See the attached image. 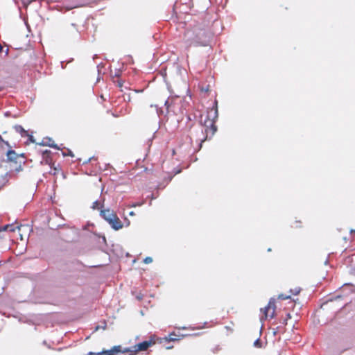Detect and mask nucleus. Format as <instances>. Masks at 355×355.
Here are the masks:
<instances>
[{"instance_id": "obj_7", "label": "nucleus", "mask_w": 355, "mask_h": 355, "mask_svg": "<svg viewBox=\"0 0 355 355\" xmlns=\"http://www.w3.org/2000/svg\"><path fill=\"white\" fill-rule=\"evenodd\" d=\"M42 146H50L55 149H60L57 144H54V141L49 137L44 138L42 143L40 144Z\"/></svg>"}, {"instance_id": "obj_28", "label": "nucleus", "mask_w": 355, "mask_h": 355, "mask_svg": "<svg viewBox=\"0 0 355 355\" xmlns=\"http://www.w3.org/2000/svg\"><path fill=\"white\" fill-rule=\"evenodd\" d=\"M129 215H130V216H134V215H135V212L132 211H130V212L129 213Z\"/></svg>"}, {"instance_id": "obj_20", "label": "nucleus", "mask_w": 355, "mask_h": 355, "mask_svg": "<svg viewBox=\"0 0 355 355\" xmlns=\"http://www.w3.org/2000/svg\"><path fill=\"white\" fill-rule=\"evenodd\" d=\"M87 355H104L103 351L101 352L94 353V352H89Z\"/></svg>"}, {"instance_id": "obj_2", "label": "nucleus", "mask_w": 355, "mask_h": 355, "mask_svg": "<svg viewBox=\"0 0 355 355\" xmlns=\"http://www.w3.org/2000/svg\"><path fill=\"white\" fill-rule=\"evenodd\" d=\"M208 117L211 118V121L209 127L207 126L205 129L201 128V130H200L201 132L203 133L205 131V132L207 134V136L201 139V142L200 144V148H201V146H202V143L207 139L209 131L211 132V135H214V133L216 132L217 128L214 124L216 122V120L218 118V108H217V101H215L214 105L213 108L211 109V110L208 112Z\"/></svg>"}, {"instance_id": "obj_18", "label": "nucleus", "mask_w": 355, "mask_h": 355, "mask_svg": "<svg viewBox=\"0 0 355 355\" xmlns=\"http://www.w3.org/2000/svg\"><path fill=\"white\" fill-rule=\"evenodd\" d=\"M9 227H10V226H9L8 224L6 225L3 227H0V232H1V231H8V232Z\"/></svg>"}, {"instance_id": "obj_9", "label": "nucleus", "mask_w": 355, "mask_h": 355, "mask_svg": "<svg viewBox=\"0 0 355 355\" xmlns=\"http://www.w3.org/2000/svg\"><path fill=\"white\" fill-rule=\"evenodd\" d=\"M150 345H151L150 341H144L142 343H140L138 345L135 346V347L137 348L135 350V352L144 351V350L147 349L150 347Z\"/></svg>"}, {"instance_id": "obj_24", "label": "nucleus", "mask_w": 355, "mask_h": 355, "mask_svg": "<svg viewBox=\"0 0 355 355\" xmlns=\"http://www.w3.org/2000/svg\"><path fill=\"white\" fill-rule=\"evenodd\" d=\"M50 153H51V151H50V150H44V151L43 152V155H49Z\"/></svg>"}, {"instance_id": "obj_35", "label": "nucleus", "mask_w": 355, "mask_h": 355, "mask_svg": "<svg viewBox=\"0 0 355 355\" xmlns=\"http://www.w3.org/2000/svg\"><path fill=\"white\" fill-rule=\"evenodd\" d=\"M137 298H138L139 300L141 299V297H140V296H137Z\"/></svg>"}, {"instance_id": "obj_5", "label": "nucleus", "mask_w": 355, "mask_h": 355, "mask_svg": "<svg viewBox=\"0 0 355 355\" xmlns=\"http://www.w3.org/2000/svg\"><path fill=\"white\" fill-rule=\"evenodd\" d=\"M107 223L114 230H119L121 229L123 226L122 222L117 216V215L115 217H114L111 220H110Z\"/></svg>"}, {"instance_id": "obj_6", "label": "nucleus", "mask_w": 355, "mask_h": 355, "mask_svg": "<svg viewBox=\"0 0 355 355\" xmlns=\"http://www.w3.org/2000/svg\"><path fill=\"white\" fill-rule=\"evenodd\" d=\"M6 156H7V161L14 162L17 163V159L20 157H22L23 154L18 155L17 153H16V152L14 150L10 149L6 153Z\"/></svg>"}, {"instance_id": "obj_14", "label": "nucleus", "mask_w": 355, "mask_h": 355, "mask_svg": "<svg viewBox=\"0 0 355 355\" xmlns=\"http://www.w3.org/2000/svg\"><path fill=\"white\" fill-rule=\"evenodd\" d=\"M300 288H295L294 289H291L290 290V292L293 294V295H297L300 293Z\"/></svg>"}, {"instance_id": "obj_36", "label": "nucleus", "mask_w": 355, "mask_h": 355, "mask_svg": "<svg viewBox=\"0 0 355 355\" xmlns=\"http://www.w3.org/2000/svg\"><path fill=\"white\" fill-rule=\"evenodd\" d=\"M351 232H355V230H352Z\"/></svg>"}, {"instance_id": "obj_4", "label": "nucleus", "mask_w": 355, "mask_h": 355, "mask_svg": "<svg viewBox=\"0 0 355 355\" xmlns=\"http://www.w3.org/2000/svg\"><path fill=\"white\" fill-rule=\"evenodd\" d=\"M100 214L101 216L107 223L116 216L114 211L110 209L101 210Z\"/></svg>"}, {"instance_id": "obj_19", "label": "nucleus", "mask_w": 355, "mask_h": 355, "mask_svg": "<svg viewBox=\"0 0 355 355\" xmlns=\"http://www.w3.org/2000/svg\"><path fill=\"white\" fill-rule=\"evenodd\" d=\"M26 137H28V141H29L30 142H31V143H34V142H35V139H34V137H33V135H29V134L28 133V135H26Z\"/></svg>"}, {"instance_id": "obj_21", "label": "nucleus", "mask_w": 355, "mask_h": 355, "mask_svg": "<svg viewBox=\"0 0 355 355\" xmlns=\"http://www.w3.org/2000/svg\"><path fill=\"white\" fill-rule=\"evenodd\" d=\"M175 336V334H170L169 335V340L174 341V340H178L176 338L174 337Z\"/></svg>"}, {"instance_id": "obj_31", "label": "nucleus", "mask_w": 355, "mask_h": 355, "mask_svg": "<svg viewBox=\"0 0 355 355\" xmlns=\"http://www.w3.org/2000/svg\"><path fill=\"white\" fill-rule=\"evenodd\" d=\"M2 49H3V47H2V46L0 44V52L2 51Z\"/></svg>"}, {"instance_id": "obj_16", "label": "nucleus", "mask_w": 355, "mask_h": 355, "mask_svg": "<svg viewBox=\"0 0 355 355\" xmlns=\"http://www.w3.org/2000/svg\"><path fill=\"white\" fill-rule=\"evenodd\" d=\"M153 261V259L150 257H147L144 259V262L146 264L150 263Z\"/></svg>"}, {"instance_id": "obj_29", "label": "nucleus", "mask_w": 355, "mask_h": 355, "mask_svg": "<svg viewBox=\"0 0 355 355\" xmlns=\"http://www.w3.org/2000/svg\"><path fill=\"white\" fill-rule=\"evenodd\" d=\"M105 327H106V324H105V323L104 322V326H103V327H102V329H105Z\"/></svg>"}, {"instance_id": "obj_32", "label": "nucleus", "mask_w": 355, "mask_h": 355, "mask_svg": "<svg viewBox=\"0 0 355 355\" xmlns=\"http://www.w3.org/2000/svg\"><path fill=\"white\" fill-rule=\"evenodd\" d=\"M164 105H168V101H165Z\"/></svg>"}, {"instance_id": "obj_10", "label": "nucleus", "mask_w": 355, "mask_h": 355, "mask_svg": "<svg viewBox=\"0 0 355 355\" xmlns=\"http://www.w3.org/2000/svg\"><path fill=\"white\" fill-rule=\"evenodd\" d=\"M14 129L17 132L20 134L21 137H26V135H28V132L20 125H15Z\"/></svg>"}, {"instance_id": "obj_17", "label": "nucleus", "mask_w": 355, "mask_h": 355, "mask_svg": "<svg viewBox=\"0 0 355 355\" xmlns=\"http://www.w3.org/2000/svg\"><path fill=\"white\" fill-rule=\"evenodd\" d=\"M278 298L280 300H286V299L290 298V296L284 295V294H280V295H279Z\"/></svg>"}, {"instance_id": "obj_1", "label": "nucleus", "mask_w": 355, "mask_h": 355, "mask_svg": "<svg viewBox=\"0 0 355 355\" xmlns=\"http://www.w3.org/2000/svg\"><path fill=\"white\" fill-rule=\"evenodd\" d=\"M211 34L203 28H195L185 33V40L189 46H207L209 44Z\"/></svg>"}, {"instance_id": "obj_3", "label": "nucleus", "mask_w": 355, "mask_h": 355, "mask_svg": "<svg viewBox=\"0 0 355 355\" xmlns=\"http://www.w3.org/2000/svg\"><path fill=\"white\" fill-rule=\"evenodd\" d=\"M275 300L274 298H270L267 306L264 309H261V311L263 312L265 318L270 317L272 318L275 315Z\"/></svg>"}, {"instance_id": "obj_11", "label": "nucleus", "mask_w": 355, "mask_h": 355, "mask_svg": "<svg viewBox=\"0 0 355 355\" xmlns=\"http://www.w3.org/2000/svg\"><path fill=\"white\" fill-rule=\"evenodd\" d=\"M4 146H6L8 148H11L8 141H5L2 137L0 135V148H3Z\"/></svg>"}, {"instance_id": "obj_15", "label": "nucleus", "mask_w": 355, "mask_h": 355, "mask_svg": "<svg viewBox=\"0 0 355 355\" xmlns=\"http://www.w3.org/2000/svg\"><path fill=\"white\" fill-rule=\"evenodd\" d=\"M10 227L8 229V232H15L16 228H19L17 225H15L14 224H8Z\"/></svg>"}, {"instance_id": "obj_26", "label": "nucleus", "mask_w": 355, "mask_h": 355, "mask_svg": "<svg viewBox=\"0 0 355 355\" xmlns=\"http://www.w3.org/2000/svg\"><path fill=\"white\" fill-rule=\"evenodd\" d=\"M125 221H126V226H128L130 225V221L125 218Z\"/></svg>"}, {"instance_id": "obj_8", "label": "nucleus", "mask_w": 355, "mask_h": 355, "mask_svg": "<svg viewBox=\"0 0 355 355\" xmlns=\"http://www.w3.org/2000/svg\"><path fill=\"white\" fill-rule=\"evenodd\" d=\"M121 347L120 345L114 346L112 349L108 350H103L104 355H116L118 353L121 352Z\"/></svg>"}, {"instance_id": "obj_12", "label": "nucleus", "mask_w": 355, "mask_h": 355, "mask_svg": "<svg viewBox=\"0 0 355 355\" xmlns=\"http://www.w3.org/2000/svg\"><path fill=\"white\" fill-rule=\"evenodd\" d=\"M102 207L103 205L101 204V202L98 200H96L92 203V209H99Z\"/></svg>"}, {"instance_id": "obj_23", "label": "nucleus", "mask_w": 355, "mask_h": 355, "mask_svg": "<svg viewBox=\"0 0 355 355\" xmlns=\"http://www.w3.org/2000/svg\"><path fill=\"white\" fill-rule=\"evenodd\" d=\"M92 160H96L94 157H92L89 158L87 161L84 162V164H87V163H88V162H91Z\"/></svg>"}, {"instance_id": "obj_33", "label": "nucleus", "mask_w": 355, "mask_h": 355, "mask_svg": "<svg viewBox=\"0 0 355 355\" xmlns=\"http://www.w3.org/2000/svg\"><path fill=\"white\" fill-rule=\"evenodd\" d=\"M8 49H6V54H8Z\"/></svg>"}, {"instance_id": "obj_30", "label": "nucleus", "mask_w": 355, "mask_h": 355, "mask_svg": "<svg viewBox=\"0 0 355 355\" xmlns=\"http://www.w3.org/2000/svg\"><path fill=\"white\" fill-rule=\"evenodd\" d=\"M141 205V204L137 203V205L135 204V205H133L132 206H133V207H135V206H137V205Z\"/></svg>"}, {"instance_id": "obj_13", "label": "nucleus", "mask_w": 355, "mask_h": 355, "mask_svg": "<svg viewBox=\"0 0 355 355\" xmlns=\"http://www.w3.org/2000/svg\"><path fill=\"white\" fill-rule=\"evenodd\" d=\"M253 345H254L255 347L261 348V347H262V343H261V342L260 341V339H259V338H257V339L254 342Z\"/></svg>"}, {"instance_id": "obj_22", "label": "nucleus", "mask_w": 355, "mask_h": 355, "mask_svg": "<svg viewBox=\"0 0 355 355\" xmlns=\"http://www.w3.org/2000/svg\"><path fill=\"white\" fill-rule=\"evenodd\" d=\"M22 171V167H21V165H19V166L15 168V171H16L17 173H18V172H19V171Z\"/></svg>"}, {"instance_id": "obj_27", "label": "nucleus", "mask_w": 355, "mask_h": 355, "mask_svg": "<svg viewBox=\"0 0 355 355\" xmlns=\"http://www.w3.org/2000/svg\"><path fill=\"white\" fill-rule=\"evenodd\" d=\"M291 314L290 313H287L286 315V320L288 319V318H291Z\"/></svg>"}, {"instance_id": "obj_34", "label": "nucleus", "mask_w": 355, "mask_h": 355, "mask_svg": "<svg viewBox=\"0 0 355 355\" xmlns=\"http://www.w3.org/2000/svg\"><path fill=\"white\" fill-rule=\"evenodd\" d=\"M99 328H100V327H99V326H97V327H96V330H98Z\"/></svg>"}, {"instance_id": "obj_25", "label": "nucleus", "mask_w": 355, "mask_h": 355, "mask_svg": "<svg viewBox=\"0 0 355 355\" xmlns=\"http://www.w3.org/2000/svg\"><path fill=\"white\" fill-rule=\"evenodd\" d=\"M68 151H69V153H68L67 155L73 157V153L71 150H68Z\"/></svg>"}]
</instances>
